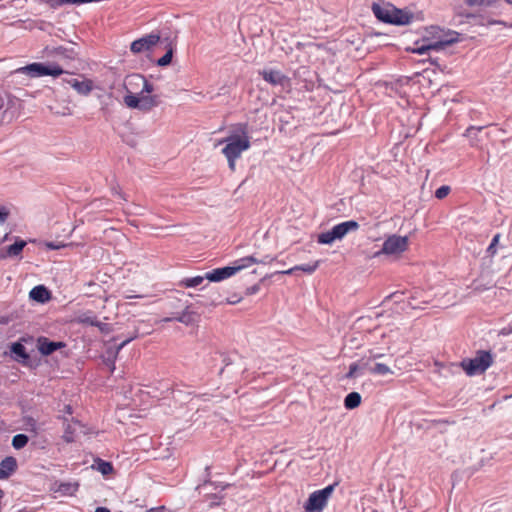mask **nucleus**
<instances>
[{
  "mask_svg": "<svg viewBox=\"0 0 512 512\" xmlns=\"http://www.w3.org/2000/svg\"><path fill=\"white\" fill-rule=\"evenodd\" d=\"M451 191L450 186L442 185L435 191V197L439 200L444 199Z\"/></svg>",
  "mask_w": 512,
  "mask_h": 512,
  "instance_id": "e433bc0d",
  "label": "nucleus"
},
{
  "mask_svg": "<svg viewBox=\"0 0 512 512\" xmlns=\"http://www.w3.org/2000/svg\"><path fill=\"white\" fill-rule=\"evenodd\" d=\"M17 72L27 74L30 77H57L62 75L64 73V70L58 64H44L35 62L19 68Z\"/></svg>",
  "mask_w": 512,
  "mask_h": 512,
  "instance_id": "39448f33",
  "label": "nucleus"
},
{
  "mask_svg": "<svg viewBox=\"0 0 512 512\" xmlns=\"http://www.w3.org/2000/svg\"><path fill=\"white\" fill-rule=\"evenodd\" d=\"M227 161H228V166H229V169L231 171H235V167H236V160L238 158H235V157H230V156H225Z\"/></svg>",
  "mask_w": 512,
  "mask_h": 512,
  "instance_id": "37998d69",
  "label": "nucleus"
},
{
  "mask_svg": "<svg viewBox=\"0 0 512 512\" xmlns=\"http://www.w3.org/2000/svg\"><path fill=\"white\" fill-rule=\"evenodd\" d=\"M44 53L48 57H60L62 59L67 60H74L76 59L78 53L76 50L72 47H64V46H57V47H50L47 46L44 49Z\"/></svg>",
  "mask_w": 512,
  "mask_h": 512,
  "instance_id": "f8f14e48",
  "label": "nucleus"
},
{
  "mask_svg": "<svg viewBox=\"0 0 512 512\" xmlns=\"http://www.w3.org/2000/svg\"><path fill=\"white\" fill-rule=\"evenodd\" d=\"M494 362L493 354L487 350H478L473 358H465L460 366L468 376L484 373Z\"/></svg>",
  "mask_w": 512,
  "mask_h": 512,
  "instance_id": "7ed1b4c3",
  "label": "nucleus"
},
{
  "mask_svg": "<svg viewBox=\"0 0 512 512\" xmlns=\"http://www.w3.org/2000/svg\"><path fill=\"white\" fill-rule=\"evenodd\" d=\"M144 82V76L140 74H131L128 75L124 82V88L127 91V94H129V91L133 92V89H136L140 86H142Z\"/></svg>",
  "mask_w": 512,
  "mask_h": 512,
  "instance_id": "412c9836",
  "label": "nucleus"
},
{
  "mask_svg": "<svg viewBox=\"0 0 512 512\" xmlns=\"http://www.w3.org/2000/svg\"><path fill=\"white\" fill-rule=\"evenodd\" d=\"M146 512H165V506L153 507L148 509Z\"/></svg>",
  "mask_w": 512,
  "mask_h": 512,
  "instance_id": "8fccbe9b",
  "label": "nucleus"
},
{
  "mask_svg": "<svg viewBox=\"0 0 512 512\" xmlns=\"http://www.w3.org/2000/svg\"><path fill=\"white\" fill-rule=\"evenodd\" d=\"M45 245L50 250H58V249L64 247V245H59V244H56L54 242H46Z\"/></svg>",
  "mask_w": 512,
  "mask_h": 512,
  "instance_id": "c03bdc74",
  "label": "nucleus"
},
{
  "mask_svg": "<svg viewBox=\"0 0 512 512\" xmlns=\"http://www.w3.org/2000/svg\"><path fill=\"white\" fill-rule=\"evenodd\" d=\"M124 103L128 108L138 109L142 112H149L160 105L161 101L158 95H140L129 91L124 96Z\"/></svg>",
  "mask_w": 512,
  "mask_h": 512,
  "instance_id": "20e7f679",
  "label": "nucleus"
},
{
  "mask_svg": "<svg viewBox=\"0 0 512 512\" xmlns=\"http://www.w3.org/2000/svg\"><path fill=\"white\" fill-rule=\"evenodd\" d=\"M274 260V258H271L270 256H265L263 259H258V263H261V264H267V263H270Z\"/></svg>",
  "mask_w": 512,
  "mask_h": 512,
  "instance_id": "09e8293b",
  "label": "nucleus"
},
{
  "mask_svg": "<svg viewBox=\"0 0 512 512\" xmlns=\"http://www.w3.org/2000/svg\"><path fill=\"white\" fill-rule=\"evenodd\" d=\"M24 430L27 432L33 434L34 436H37L39 433V426L36 419H34L32 416H23L22 418Z\"/></svg>",
  "mask_w": 512,
  "mask_h": 512,
  "instance_id": "a878e982",
  "label": "nucleus"
},
{
  "mask_svg": "<svg viewBox=\"0 0 512 512\" xmlns=\"http://www.w3.org/2000/svg\"><path fill=\"white\" fill-rule=\"evenodd\" d=\"M361 404V395L358 392H350L344 399V406L348 410L357 408Z\"/></svg>",
  "mask_w": 512,
  "mask_h": 512,
  "instance_id": "393cba45",
  "label": "nucleus"
},
{
  "mask_svg": "<svg viewBox=\"0 0 512 512\" xmlns=\"http://www.w3.org/2000/svg\"><path fill=\"white\" fill-rule=\"evenodd\" d=\"M235 274V269L232 266H226L222 268H216L206 273L207 280L211 282H219L227 279Z\"/></svg>",
  "mask_w": 512,
  "mask_h": 512,
  "instance_id": "4468645a",
  "label": "nucleus"
},
{
  "mask_svg": "<svg viewBox=\"0 0 512 512\" xmlns=\"http://www.w3.org/2000/svg\"><path fill=\"white\" fill-rule=\"evenodd\" d=\"M66 82L81 95H88L93 89V81L90 79L78 80L76 78L68 79Z\"/></svg>",
  "mask_w": 512,
  "mask_h": 512,
  "instance_id": "2eb2a0df",
  "label": "nucleus"
},
{
  "mask_svg": "<svg viewBox=\"0 0 512 512\" xmlns=\"http://www.w3.org/2000/svg\"><path fill=\"white\" fill-rule=\"evenodd\" d=\"M173 57V50L172 48H169L167 52L157 60V64L159 66H167L171 63Z\"/></svg>",
  "mask_w": 512,
  "mask_h": 512,
  "instance_id": "c9c22d12",
  "label": "nucleus"
},
{
  "mask_svg": "<svg viewBox=\"0 0 512 512\" xmlns=\"http://www.w3.org/2000/svg\"><path fill=\"white\" fill-rule=\"evenodd\" d=\"M253 264H258V258L254 256H246L243 258H240L234 262V266H232L233 269H235V273L250 267Z\"/></svg>",
  "mask_w": 512,
  "mask_h": 512,
  "instance_id": "b1692460",
  "label": "nucleus"
},
{
  "mask_svg": "<svg viewBox=\"0 0 512 512\" xmlns=\"http://www.w3.org/2000/svg\"><path fill=\"white\" fill-rule=\"evenodd\" d=\"M372 11L378 20L387 24L407 25L413 19V15L411 13L398 9L391 4L381 6L374 3L372 5Z\"/></svg>",
  "mask_w": 512,
  "mask_h": 512,
  "instance_id": "f03ea898",
  "label": "nucleus"
},
{
  "mask_svg": "<svg viewBox=\"0 0 512 512\" xmlns=\"http://www.w3.org/2000/svg\"><path fill=\"white\" fill-rule=\"evenodd\" d=\"M408 237L407 236H400L393 234L386 238L382 244V249L378 253H383L386 255H395V254H401L408 248Z\"/></svg>",
  "mask_w": 512,
  "mask_h": 512,
  "instance_id": "0eeeda50",
  "label": "nucleus"
},
{
  "mask_svg": "<svg viewBox=\"0 0 512 512\" xmlns=\"http://www.w3.org/2000/svg\"><path fill=\"white\" fill-rule=\"evenodd\" d=\"M489 124L482 125V126H469L465 131V136H469L472 131L476 130L478 132L482 131L485 127H487Z\"/></svg>",
  "mask_w": 512,
  "mask_h": 512,
  "instance_id": "a19ab883",
  "label": "nucleus"
},
{
  "mask_svg": "<svg viewBox=\"0 0 512 512\" xmlns=\"http://www.w3.org/2000/svg\"><path fill=\"white\" fill-rule=\"evenodd\" d=\"M200 319V315L190 310V306H187L182 312L174 313L173 316L165 319L166 322L177 321L187 326L197 323Z\"/></svg>",
  "mask_w": 512,
  "mask_h": 512,
  "instance_id": "9d476101",
  "label": "nucleus"
},
{
  "mask_svg": "<svg viewBox=\"0 0 512 512\" xmlns=\"http://www.w3.org/2000/svg\"><path fill=\"white\" fill-rule=\"evenodd\" d=\"M453 41H454L453 39H450V40H438L435 42H430L428 44H423L421 46H417V47L413 48L412 52L422 55L429 50L438 51V50L443 49L446 45L451 44Z\"/></svg>",
  "mask_w": 512,
  "mask_h": 512,
  "instance_id": "f3484780",
  "label": "nucleus"
},
{
  "mask_svg": "<svg viewBox=\"0 0 512 512\" xmlns=\"http://www.w3.org/2000/svg\"><path fill=\"white\" fill-rule=\"evenodd\" d=\"M359 228V223L355 220H349L339 223L332 227L337 240H341L347 233L356 231Z\"/></svg>",
  "mask_w": 512,
  "mask_h": 512,
  "instance_id": "ddd939ff",
  "label": "nucleus"
},
{
  "mask_svg": "<svg viewBox=\"0 0 512 512\" xmlns=\"http://www.w3.org/2000/svg\"><path fill=\"white\" fill-rule=\"evenodd\" d=\"M335 484L328 485L327 487L314 491L310 494L308 500L304 505L306 512H322L327 505L328 498L334 490Z\"/></svg>",
  "mask_w": 512,
  "mask_h": 512,
  "instance_id": "423d86ee",
  "label": "nucleus"
},
{
  "mask_svg": "<svg viewBox=\"0 0 512 512\" xmlns=\"http://www.w3.org/2000/svg\"><path fill=\"white\" fill-rule=\"evenodd\" d=\"M75 0H57L56 5H73Z\"/></svg>",
  "mask_w": 512,
  "mask_h": 512,
  "instance_id": "de8ad7c7",
  "label": "nucleus"
},
{
  "mask_svg": "<svg viewBox=\"0 0 512 512\" xmlns=\"http://www.w3.org/2000/svg\"><path fill=\"white\" fill-rule=\"evenodd\" d=\"M165 512H172V511L168 510V509L165 507Z\"/></svg>",
  "mask_w": 512,
  "mask_h": 512,
  "instance_id": "bf43d9fd",
  "label": "nucleus"
},
{
  "mask_svg": "<svg viewBox=\"0 0 512 512\" xmlns=\"http://www.w3.org/2000/svg\"><path fill=\"white\" fill-rule=\"evenodd\" d=\"M64 347H66V343L62 341H51L45 336H41L37 339V348L44 356L51 355L53 352Z\"/></svg>",
  "mask_w": 512,
  "mask_h": 512,
  "instance_id": "9b49d317",
  "label": "nucleus"
},
{
  "mask_svg": "<svg viewBox=\"0 0 512 512\" xmlns=\"http://www.w3.org/2000/svg\"><path fill=\"white\" fill-rule=\"evenodd\" d=\"M10 351L16 361L26 363L29 359V354L26 352L25 346L20 342L12 343Z\"/></svg>",
  "mask_w": 512,
  "mask_h": 512,
  "instance_id": "aec40b11",
  "label": "nucleus"
},
{
  "mask_svg": "<svg viewBox=\"0 0 512 512\" xmlns=\"http://www.w3.org/2000/svg\"><path fill=\"white\" fill-rule=\"evenodd\" d=\"M382 356H383V354L374 353L373 351H370V359H377V358H380Z\"/></svg>",
  "mask_w": 512,
  "mask_h": 512,
  "instance_id": "603ef678",
  "label": "nucleus"
},
{
  "mask_svg": "<svg viewBox=\"0 0 512 512\" xmlns=\"http://www.w3.org/2000/svg\"><path fill=\"white\" fill-rule=\"evenodd\" d=\"M240 300H241V298L232 297V298L227 299V303L228 304H236V303L240 302Z\"/></svg>",
  "mask_w": 512,
  "mask_h": 512,
  "instance_id": "3c124183",
  "label": "nucleus"
},
{
  "mask_svg": "<svg viewBox=\"0 0 512 512\" xmlns=\"http://www.w3.org/2000/svg\"><path fill=\"white\" fill-rule=\"evenodd\" d=\"M83 322L91 326L98 327L102 332L107 330V324L100 322L96 317H87L83 320Z\"/></svg>",
  "mask_w": 512,
  "mask_h": 512,
  "instance_id": "f704fd0d",
  "label": "nucleus"
},
{
  "mask_svg": "<svg viewBox=\"0 0 512 512\" xmlns=\"http://www.w3.org/2000/svg\"><path fill=\"white\" fill-rule=\"evenodd\" d=\"M359 370V364L358 363H352L349 366V371L346 374V378H355L357 377V372Z\"/></svg>",
  "mask_w": 512,
  "mask_h": 512,
  "instance_id": "ea45409f",
  "label": "nucleus"
},
{
  "mask_svg": "<svg viewBox=\"0 0 512 512\" xmlns=\"http://www.w3.org/2000/svg\"><path fill=\"white\" fill-rule=\"evenodd\" d=\"M78 488V483H61L59 486V491L63 494L73 495L75 492H77Z\"/></svg>",
  "mask_w": 512,
  "mask_h": 512,
  "instance_id": "2f4dec72",
  "label": "nucleus"
},
{
  "mask_svg": "<svg viewBox=\"0 0 512 512\" xmlns=\"http://www.w3.org/2000/svg\"><path fill=\"white\" fill-rule=\"evenodd\" d=\"M320 262H321L320 260H316L312 263L296 265L288 270L281 271L280 273L284 274V275H292L296 271H302L308 275H311L318 269Z\"/></svg>",
  "mask_w": 512,
  "mask_h": 512,
  "instance_id": "a211bd4d",
  "label": "nucleus"
},
{
  "mask_svg": "<svg viewBox=\"0 0 512 512\" xmlns=\"http://www.w3.org/2000/svg\"><path fill=\"white\" fill-rule=\"evenodd\" d=\"M160 41V35L158 33H150L131 43V52L138 54L144 51H149Z\"/></svg>",
  "mask_w": 512,
  "mask_h": 512,
  "instance_id": "6e6552de",
  "label": "nucleus"
},
{
  "mask_svg": "<svg viewBox=\"0 0 512 512\" xmlns=\"http://www.w3.org/2000/svg\"><path fill=\"white\" fill-rule=\"evenodd\" d=\"M205 279H207L206 274L204 276H194V277H189V278H183L179 282V286L185 287V288L197 287V286L201 285Z\"/></svg>",
  "mask_w": 512,
  "mask_h": 512,
  "instance_id": "cd10ccee",
  "label": "nucleus"
},
{
  "mask_svg": "<svg viewBox=\"0 0 512 512\" xmlns=\"http://www.w3.org/2000/svg\"><path fill=\"white\" fill-rule=\"evenodd\" d=\"M500 237L501 235L499 233L493 236L491 243L486 250L488 256L493 257L497 253V245L499 243Z\"/></svg>",
  "mask_w": 512,
  "mask_h": 512,
  "instance_id": "72a5a7b5",
  "label": "nucleus"
},
{
  "mask_svg": "<svg viewBox=\"0 0 512 512\" xmlns=\"http://www.w3.org/2000/svg\"><path fill=\"white\" fill-rule=\"evenodd\" d=\"M95 512H111L107 507H98Z\"/></svg>",
  "mask_w": 512,
  "mask_h": 512,
  "instance_id": "864d4df0",
  "label": "nucleus"
},
{
  "mask_svg": "<svg viewBox=\"0 0 512 512\" xmlns=\"http://www.w3.org/2000/svg\"><path fill=\"white\" fill-rule=\"evenodd\" d=\"M17 469V460L8 456L0 462V479H6Z\"/></svg>",
  "mask_w": 512,
  "mask_h": 512,
  "instance_id": "dca6fc26",
  "label": "nucleus"
},
{
  "mask_svg": "<svg viewBox=\"0 0 512 512\" xmlns=\"http://www.w3.org/2000/svg\"><path fill=\"white\" fill-rule=\"evenodd\" d=\"M335 240H337V238H336L335 234L333 233L332 229L329 231L320 233L317 237V242L319 244H324V245H330Z\"/></svg>",
  "mask_w": 512,
  "mask_h": 512,
  "instance_id": "c756f323",
  "label": "nucleus"
},
{
  "mask_svg": "<svg viewBox=\"0 0 512 512\" xmlns=\"http://www.w3.org/2000/svg\"><path fill=\"white\" fill-rule=\"evenodd\" d=\"M495 0H465L466 4L469 6H489L491 5Z\"/></svg>",
  "mask_w": 512,
  "mask_h": 512,
  "instance_id": "4c0bfd02",
  "label": "nucleus"
},
{
  "mask_svg": "<svg viewBox=\"0 0 512 512\" xmlns=\"http://www.w3.org/2000/svg\"><path fill=\"white\" fill-rule=\"evenodd\" d=\"M25 246L26 242L24 240H17L12 245L6 247L5 254L2 255V258L20 255Z\"/></svg>",
  "mask_w": 512,
  "mask_h": 512,
  "instance_id": "4be33fe9",
  "label": "nucleus"
},
{
  "mask_svg": "<svg viewBox=\"0 0 512 512\" xmlns=\"http://www.w3.org/2000/svg\"><path fill=\"white\" fill-rule=\"evenodd\" d=\"M209 470H210V467H209V466H207V467H206V472H207L208 476L210 475Z\"/></svg>",
  "mask_w": 512,
  "mask_h": 512,
  "instance_id": "13d9d810",
  "label": "nucleus"
},
{
  "mask_svg": "<svg viewBox=\"0 0 512 512\" xmlns=\"http://www.w3.org/2000/svg\"><path fill=\"white\" fill-rule=\"evenodd\" d=\"M259 291V286L258 285H253L249 288H247L246 290V294L247 295H252V294H255Z\"/></svg>",
  "mask_w": 512,
  "mask_h": 512,
  "instance_id": "a18cd8bd",
  "label": "nucleus"
},
{
  "mask_svg": "<svg viewBox=\"0 0 512 512\" xmlns=\"http://www.w3.org/2000/svg\"><path fill=\"white\" fill-rule=\"evenodd\" d=\"M136 337H137V336H136V335H134V336L129 337L128 339L124 340L123 342H121V343L118 345V347H117V349H116V352H115V353H113V354H112V356H111V357H109V358L107 359L106 364L110 367L111 372H113V371H114V369H115V359H116V356H117L118 352H119L123 347H125L129 342H131L133 339H135Z\"/></svg>",
  "mask_w": 512,
  "mask_h": 512,
  "instance_id": "c85d7f7f",
  "label": "nucleus"
},
{
  "mask_svg": "<svg viewBox=\"0 0 512 512\" xmlns=\"http://www.w3.org/2000/svg\"><path fill=\"white\" fill-rule=\"evenodd\" d=\"M259 75L269 84L273 86H281L283 88L290 85V79L279 70L263 69L259 71Z\"/></svg>",
  "mask_w": 512,
  "mask_h": 512,
  "instance_id": "1a4fd4ad",
  "label": "nucleus"
},
{
  "mask_svg": "<svg viewBox=\"0 0 512 512\" xmlns=\"http://www.w3.org/2000/svg\"><path fill=\"white\" fill-rule=\"evenodd\" d=\"M469 116H470L471 120H477V119H479L480 112H478L477 110L472 109V110L469 111Z\"/></svg>",
  "mask_w": 512,
  "mask_h": 512,
  "instance_id": "49530a36",
  "label": "nucleus"
},
{
  "mask_svg": "<svg viewBox=\"0 0 512 512\" xmlns=\"http://www.w3.org/2000/svg\"><path fill=\"white\" fill-rule=\"evenodd\" d=\"M29 441V437L25 434H17L12 438V446L16 450L24 448Z\"/></svg>",
  "mask_w": 512,
  "mask_h": 512,
  "instance_id": "7c9ffc66",
  "label": "nucleus"
},
{
  "mask_svg": "<svg viewBox=\"0 0 512 512\" xmlns=\"http://www.w3.org/2000/svg\"><path fill=\"white\" fill-rule=\"evenodd\" d=\"M226 143L222 149L224 156L239 158L241 154L250 148V137L248 135V124L238 123L233 127V134L220 140L219 144Z\"/></svg>",
  "mask_w": 512,
  "mask_h": 512,
  "instance_id": "f257e3e1",
  "label": "nucleus"
},
{
  "mask_svg": "<svg viewBox=\"0 0 512 512\" xmlns=\"http://www.w3.org/2000/svg\"><path fill=\"white\" fill-rule=\"evenodd\" d=\"M102 475L106 476L113 472L114 468L111 462L105 461L101 458H96L92 466Z\"/></svg>",
  "mask_w": 512,
  "mask_h": 512,
  "instance_id": "5701e85b",
  "label": "nucleus"
},
{
  "mask_svg": "<svg viewBox=\"0 0 512 512\" xmlns=\"http://www.w3.org/2000/svg\"><path fill=\"white\" fill-rule=\"evenodd\" d=\"M431 63H433V64H436V65H437V60H436V59H431Z\"/></svg>",
  "mask_w": 512,
  "mask_h": 512,
  "instance_id": "4d7b16f0",
  "label": "nucleus"
},
{
  "mask_svg": "<svg viewBox=\"0 0 512 512\" xmlns=\"http://www.w3.org/2000/svg\"><path fill=\"white\" fill-rule=\"evenodd\" d=\"M29 297L38 303H46L51 299V293L45 286L38 285L32 288Z\"/></svg>",
  "mask_w": 512,
  "mask_h": 512,
  "instance_id": "6ab92c4d",
  "label": "nucleus"
},
{
  "mask_svg": "<svg viewBox=\"0 0 512 512\" xmlns=\"http://www.w3.org/2000/svg\"><path fill=\"white\" fill-rule=\"evenodd\" d=\"M65 409L68 414H72V407L70 405H67Z\"/></svg>",
  "mask_w": 512,
  "mask_h": 512,
  "instance_id": "5fc2aeb1",
  "label": "nucleus"
},
{
  "mask_svg": "<svg viewBox=\"0 0 512 512\" xmlns=\"http://www.w3.org/2000/svg\"><path fill=\"white\" fill-rule=\"evenodd\" d=\"M508 5L512 6V0H504Z\"/></svg>",
  "mask_w": 512,
  "mask_h": 512,
  "instance_id": "6e6d98bb",
  "label": "nucleus"
},
{
  "mask_svg": "<svg viewBox=\"0 0 512 512\" xmlns=\"http://www.w3.org/2000/svg\"><path fill=\"white\" fill-rule=\"evenodd\" d=\"M154 91V86L144 77V82L142 84V89L139 92V95H143V93H152Z\"/></svg>",
  "mask_w": 512,
  "mask_h": 512,
  "instance_id": "58836bf2",
  "label": "nucleus"
},
{
  "mask_svg": "<svg viewBox=\"0 0 512 512\" xmlns=\"http://www.w3.org/2000/svg\"><path fill=\"white\" fill-rule=\"evenodd\" d=\"M73 425L81 426V423L78 420H73V424H71V423H67L66 424L65 429H64V434L62 436L63 440L66 443H72V442L75 441V432H76V430H75Z\"/></svg>",
  "mask_w": 512,
  "mask_h": 512,
  "instance_id": "bb28decb",
  "label": "nucleus"
},
{
  "mask_svg": "<svg viewBox=\"0 0 512 512\" xmlns=\"http://www.w3.org/2000/svg\"><path fill=\"white\" fill-rule=\"evenodd\" d=\"M370 372L377 375H386L392 373L390 367L383 363H376L374 367L370 368Z\"/></svg>",
  "mask_w": 512,
  "mask_h": 512,
  "instance_id": "473e14b6",
  "label": "nucleus"
},
{
  "mask_svg": "<svg viewBox=\"0 0 512 512\" xmlns=\"http://www.w3.org/2000/svg\"><path fill=\"white\" fill-rule=\"evenodd\" d=\"M8 216L9 211L6 209V207H0V223H4L8 219Z\"/></svg>",
  "mask_w": 512,
  "mask_h": 512,
  "instance_id": "79ce46f5",
  "label": "nucleus"
}]
</instances>
